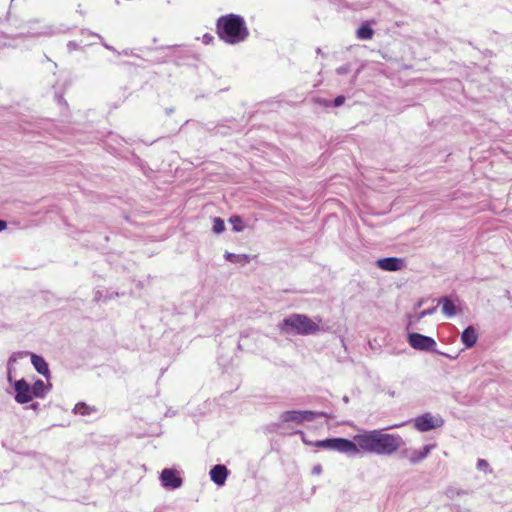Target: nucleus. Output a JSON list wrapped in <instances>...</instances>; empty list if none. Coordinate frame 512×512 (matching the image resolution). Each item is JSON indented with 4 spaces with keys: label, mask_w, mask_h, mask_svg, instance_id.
<instances>
[{
    "label": "nucleus",
    "mask_w": 512,
    "mask_h": 512,
    "mask_svg": "<svg viewBox=\"0 0 512 512\" xmlns=\"http://www.w3.org/2000/svg\"><path fill=\"white\" fill-rule=\"evenodd\" d=\"M353 442L357 454L363 452L387 456L394 454L403 445L400 435L383 433L382 430L363 431L354 436Z\"/></svg>",
    "instance_id": "nucleus-1"
},
{
    "label": "nucleus",
    "mask_w": 512,
    "mask_h": 512,
    "mask_svg": "<svg viewBox=\"0 0 512 512\" xmlns=\"http://www.w3.org/2000/svg\"><path fill=\"white\" fill-rule=\"evenodd\" d=\"M219 37L227 43L236 44L244 41L248 36V30L244 20L234 14L219 18L217 23Z\"/></svg>",
    "instance_id": "nucleus-2"
},
{
    "label": "nucleus",
    "mask_w": 512,
    "mask_h": 512,
    "mask_svg": "<svg viewBox=\"0 0 512 512\" xmlns=\"http://www.w3.org/2000/svg\"><path fill=\"white\" fill-rule=\"evenodd\" d=\"M320 322L321 318L314 321L304 314H292L279 323V329L287 334L311 335L321 331Z\"/></svg>",
    "instance_id": "nucleus-3"
},
{
    "label": "nucleus",
    "mask_w": 512,
    "mask_h": 512,
    "mask_svg": "<svg viewBox=\"0 0 512 512\" xmlns=\"http://www.w3.org/2000/svg\"><path fill=\"white\" fill-rule=\"evenodd\" d=\"M298 433L302 436L303 442L307 445L338 451L340 453H344L350 456L357 455V449L353 440H348L345 438H331L310 442L305 439L303 432L298 431Z\"/></svg>",
    "instance_id": "nucleus-4"
},
{
    "label": "nucleus",
    "mask_w": 512,
    "mask_h": 512,
    "mask_svg": "<svg viewBox=\"0 0 512 512\" xmlns=\"http://www.w3.org/2000/svg\"><path fill=\"white\" fill-rule=\"evenodd\" d=\"M324 412H316L310 410H288L280 414L279 420L281 423H293L301 425L304 422L314 421L318 417H326Z\"/></svg>",
    "instance_id": "nucleus-5"
},
{
    "label": "nucleus",
    "mask_w": 512,
    "mask_h": 512,
    "mask_svg": "<svg viewBox=\"0 0 512 512\" xmlns=\"http://www.w3.org/2000/svg\"><path fill=\"white\" fill-rule=\"evenodd\" d=\"M408 342L410 346L416 350L433 352L436 351V342L433 338L419 334L410 333L408 335Z\"/></svg>",
    "instance_id": "nucleus-6"
},
{
    "label": "nucleus",
    "mask_w": 512,
    "mask_h": 512,
    "mask_svg": "<svg viewBox=\"0 0 512 512\" xmlns=\"http://www.w3.org/2000/svg\"><path fill=\"white\" fill-rule=\"evenodd\" d=\"M14 389L16 392L15 400L20 404L28 403L35 397L33 388H31L30 384L24 379L16 381L14 383Z\"/></svg>",
    "instance_id": "nucleus-7"
},
{
    "label": "nucleus",
    "mask_w": 512,
    "mask_h": 512,
    "mask_svg": "<svg viewBox=\"0 0 512 512\" xmlns=\"http://www.w3.org/2000/svg\"><path fill=\"white\" fill-rule=\"evenodd\" d=\"M443 421L439 418H434L431 414L426 413L415 419V427L421 432H426L436 427H440Z\"/></svg>",
    "instance_id": "nucleus-8"
},
{
    "label": "nucleus",
    "mask_w": 512,
    "mask_h": 512,
    "mask_svg": "<svg viewBox=\"0 0 512 512\" xmlns=\"http://www.w3.org/2000/svg\"><path fill=\"white\" fill-rule=\"evenodd\" d=\"M160 480L163 487L168 489H177L182 485V479L177 476V473L173 469H164L161 472Z\"/></svg>",
    "instance_id": "nucleus-9"
},
{
    "label": "nucleus",
    "mask_w": 512,
    "mask_h": 512,
    "mask_svg": "<svg viewBox=\"0 0 512 512\" xmlns=\"http://www.w3.org/2000/svg\"><path fill=\"white\" fill-rule=\"evenodd\" d=\"M376 265L384 271H398L404 267V262L400 258L389 257L377 260Z\"/></svg>",
    "instance_id": "nucleus-10"
},
{
    "label": "nucleus",
    "mask_w": 512,
    "mask_h": 512,
    "mask_svg": "<svg viewBox=\"0 0 512 512\" xmlns=\"http://www.w3.org/2000/svg\"><path fill=\"white\" fill-rule=\"evenodd\" d=\"M228 469L224 465H215L209 472L211 480L218 486H223L228 477Z\"/></svg>",
    "instance_id": "nucleus-11"
},
{
    "label": "nucleus",
    "mask_w": 512,
    "mask_h": 512,
    "mask_svg": "<svg viewBox=\"0 0 512 512\" xmlns=\"http://www.w3.org/2000/svg\"><path fill=\"white\" fill-rule=\"evenodd\" d=\"M438 303L442 305V312L447 317H453L459 310L458 305L459 300H452L450 297H442L439 299Z\"/></svg>",
    "instance_id": "nucleus-12"
},
{
    "label": "nucleus",
    "mask_w": 512,
    "mask_h": 512,
    "mask_svg": "<svg viewBox=\"0 0 512 512\" xmlns=\"http://www.w3.org/2000/svg\"><path fill=\"white\" fill-rule=\"evenodd\" d=\"M433 445H425L421 450L406 451L407 457L412 464H417L424 460L431 452Z\"/></svg>",
    "instance_id": "nucleus-13"
},
{
    "label": "nucleus",
    "mask_w": 512,
    "mask_h": 512,
    "mask_svg": "<svg viewBox=\"0 0 512 512\" xmlns=\"http://www.w3.org/2000/svg\"><path fill=\"white\" fill-rule=\"evenodd\" d=\"M462 343L467 347H473L477 342V334L472 326L467 327L461 335Z\"/></svg>",
    "instance_id": "nucleus-14"
},
{
    "label": "nucleus",
    "mask_w": 512,
    "mask_h": 512,
    "mask_svg": "<svg viewBox=\"0 0 512 512\" xmlns=\"http://www.w3.org/2000/svg\"><path fill=\"white\" fill-rule=\"evenodd\" d=\"M31 362L38 373L44 376L48 375V364L43 357L38 356L36 354H31Z\"/></svg>",
    "instance_id": "nucleus-15"
},
{
    "label": "nucleus",
    "mask_w": 512,
    "mask_h": 512,
    "mask_svg": "<svg viewBox=\"0 0 512 512\" xmlns=\"http://www.w3.org/2000/svg\"><path fill=\"white\" fill-rule=\"evenodd\" d=\"M225 258L231 263L240 264L242 266L250 262V256L247 254H234L226 252Z\"/></svg>",
    "instance_id": "nucleus-16"
},
{
    "label": "nucleus",
    "mask_w": 512,
    "mask_h": 512,
    "mask_svg": "<svg viewBox=\"0 0 512 512\" xmlns=\"http://www.w3.org/2000/svg\"><path fill=\"white\" fill-rule=\"evenodd\" d=\"M28 355V352H16L13 353L7 363V379L9 382L12 381V370L14 363L17 362L18 359L26 357Z\"/></svg>",
    "instance_id": "nucleus-17"
},
{
    "label": "nucleus",
    "mask_w": 512,
    "mask_h": 512,
    "mask_svg": "<svg viewBox=\"0 0 512 512\" xmlns=\"http://www.w3.org/2000/svg\"><path fill=\"white\" fill-rule=\"evenodd\" d=\"M373 33L372 28L368 24H363L358 28L356 35L358 39L369 40L373 37Z\"/></svg>",
    "instance_id": "nucleus-18"
},
{
    "label": "nucleus",
    "mask_w": 512,
    "mask_h": 512,
    "mask_svg": "<svg viewBox=\"0 0 512 512\" xmlns=\"http://www.w3.org/2000/svg\"><path fill=\"white\" fill-rule=\"evenodd\" d=\"M95 409L88 406L86 403H83V402H80V403H77L74 407V412L76 414H80V415H89L90 413L94 412Z\"/></svg>",
    "instance_id": "nucleus-19"
},
{
    "label": "nucleus",
    "mask_w": 512,
    "mask_h": 512,
    "mask_svg": "<svg viewBox=\"0 0 512 512\" xmlns=\"http://www.w3.org/2000/svg\"><path fill=\"white\" fill-rule=\"evenodd\" d=\"M31 388H33V393L35 395V397H44L45 395V384L42 380H37L33 386H31Z\"/></svg>",
    "instance_id": "nucleus-20"
},
{
    "label": "nucleus",
    "mask_w": 512,
    "mask_h": 512,
    "mask_svg": "<svg viewBox=\"0 0 512 512\" xmlns=\"http://www.w3.org/2000/svg\"><path fill=\"white\" fill-rule=\"evenodd\" d=\"M229 222L233 226V231H235V232L243 231L244 225H243L241 217H239V216H232V217H230Z\"/></svg>",
    "instance_id": "nucleus-21"
},
{
    "label": "nucleus",
    "mask_w": 512,
    "mask_h": 512,
    "mask_svg": "<svg viewBox=\"0 0 512 512\" xmlns=\"http://www.w3.org/2000/svg\"><path fill=\"white\" fill-rule=\"evenodd\" d=\"M224 230H225L224 221L221 218H219V217H215L213 219V232L216 233V234H220Z\"/></svg>",
    "instance_id": "nucleus-22"
},
{
    "label": "nucleus",
    "mask_w": 512,
    "mask_h": 512,
    "mask_svg": "<svg viewBox=\"0 0 512 512\" xmlns=\"http://www.w3.org/2000/svg\"><path fill=\"white\" fill-rule=\"evenodd\" d=\"M477 469L478 470H482L484 472H487V473H491L492 472V469L490 468L488 462L484 459H479L477 461Z\"/></svg>",
    "instance_id": "nucleus-23"
},
{
    "label": "nucleus",
    "mask_w": 512,
    "mask_h": 512,
    "mask_svg": "<svg viewBox=\"0 0 512 512\" xmlns=\"http://www.w3.org/2000/svg\"><path fill=\"white\" fill-rule=\"evenodd\" d=\"M435 311H436V307H432L427 310H424V311L420 312V314L417 317V320H420L428 315H432L435 313Z\"/></svg>",
    "instance_id": "nucleus-24"
},
{
    "label": "nucleus",
    "mask_w": 512,
    "mask_h": 512,
    "mask_svg": "<svg viewBox=\"0 0 512 512\" xmlns=\"http://www.w3.org/2000/svg\"><path fill=\"white\" fill-rule=\"evenodd\" d=\"M345 102V97L344 96H337L335 99H334V106L335 107H339L341 106L343 103Z\"/></svg>",
    "instance_id": "nucleus-25"
},
{
    "label": "nucleus",
    "mask_w": 512,
    "mask_h": 512,
    "mask_svg": "<svg viewBox=\"0 0 512 512\" xmlns=\"http://www.w3.org/2000/svg\"><path fill=\"white\" fill-rule=\"evenodd\" d=\"M348 72H349V67H347V66H342V67L337 68L338 74H346Z\"/></svg>",
    "instance_id": "nucleus-26"
},
{
    "label": "nucleus",
    "mask_w": 512,
    "mask_h": 512,
    "mask_svg": "<svg viewBox=\"0 0 512 512\" xmlns=\"http://www.w3.org/2000/svg\"><path fill=\"white\" fill-rule=\"evenodd\" d=\"M316 101L323 106H330V104H331V102L326 99H317Z\"/></svg>",
    "instance_id": "nucleus-27"
},
{
    "label": "nucleus",
    "mask_w": 512,
    "mask_h": 512,
    "mask_svg": "<svg viewBox=\"0 0 512 512\" xmlns=\"http://www.w3.org/2000/svg\"><path fill=\"white\" fill-rule=\"evenodd\" d=\"M212 39H213V37H212L211 35H209V34H205V35L203 36V40H204V42H205L206 44H208Z\"/></svg>",
    "instance_id": "nucleus-28"
},
{
    "label": "nucleus",
    "mask_w": 512,
    "mask_h": 512,
    "mask_svg": "<svg viewBox=\"0 0 512 512\" xmlns=\"http://www.w3.org/2000/svg\"><path fill=\"white\" fill-rule=\"evenodd\" d=\"M321 471H322V468H321V466H320V465H317V466H315V467L313 468V473H314V474H320V473H321Z\"/></svg>",
    "instance_id": "nucleus-29"
},
{
    "label": "nucleus",
    "mask_w": 512,
    "mask_h": 512,
    "mask_svg": "<svg viewBox=\"0 0 512 512\" xmlns=\"http://www.w3.org/2000/svg\"><path fill=\"white\" fill-rule=\"evenodd\" d=\"M7 227V223L4 220H0V231Z\"/></svg>",
    "instance_id": "nucleus-30"
},
{
    "label": "nucleus",
    "mask_w": 512,
    "mask_h": 512,
    "mask_svg": "<svg viewBox=\"0 0 512 512\" xmlns=\"http://www.w3.org/2000/svg\"><path fill=\"white\" fill-rule=\"evenodd\" d=\"M401 426H402V424H395V425L391 426V428H398V427H401Z\"/></svg>",
    "instance_id": "nucleus-31"
},
{
    "label": "nucleus",
    "mask_w": 512,
    "mask_h": 512,
    "mask_svg": "<svg viewBox=\"0 0 512 512\" xmlns=\"http://www.w3.org/2000/svg\"><path fill=\"white\" fill-rule=\"evenodd\" d=\"M32 408H33V409H36V408H37V404H33V405H32Z\"/></svg>",
    "instance_id": "nucleus-32"
}]
</instances>
